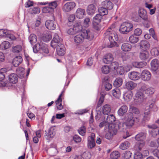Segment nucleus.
<instances>
[{"label":"nucleus","instance_id":"34","mask_svg":"<svg viewBox=\"0 0 159 159\" xmlns=\"http://www.w3.org/2000/svg\"><path fill=\"white\" fill-rule=\"evenodd\" d=\"M130 70V68H128L126 69L125 68V69H124V67L122 66H120L118 67V68L116 69V71L120 75H122L124 73L125 71L127 72Z\"/></svg>","mask_w":159,"mask_h":159},{"label":"nucleus","instance_id":"38","mask_svg":"<svg viewBox=\"0 0 159 159\" xmlns=\"http://www.w3.org/2000/svg\"><path fill=\"white\" fill-rule=\"evenodd\" d=\"M122 83L123 80L122 78H116L114 81L113 84L114 86L119 87L122 84Z\"/></svg>","mask_w":159,"mask_h":159},{"label":"nucleus","instance_id":"2","mask_svg":"<svg viewBox=\"0 0 159 159\" xmlns=\"http://www.w3.org/2000/svg\"><path fill=\"white\" fill-rule=\"evenodd\" d=\"M115 27V23L112 24L104 34L105 36L107 38H108L110 41V44L107 45V47L108 48H111L115 46H118L116 42L118 40V38L116 32Z\"/></svg>","mask_w":159,"mask_h":159},{"label":"nucleus","instance_id":"11","mask_svg":"<svg viewBox=\"0 0 159 159\" xmlns=\"http://www.w3.org/2000/svg\"><path fill=\"white\" fill-rule=\"evenodd\" d=\"M56 129L54 127H51L48 131H45L44 136L47 139L53 138L55 134Z\"/></svg>","mask_w":159,"mask_h":159},{"label":"nucleus","instance_id":"44","mask_svg":"<svg viewBox=\"0 0 159 159\" xmlns=\"http://www.w3.org/2000/svg\"><path fill=\"white\" fill-rule=\"evenodd\" d=\"M133 94L131 92L125 93L124 95V98L126 101H128L130 100L132 98Z\"/></svg>","mask_w":159,"mask_h":159},{"label":"nucleus","instance_id":"20","mask_svg":"<svg viewBox=\"0 0 159 159\" xmlns=\"http://www.w3.org/2000/svg\"><path fill=\"white\" fill-rule=\"evenodd\" d=\"M128 76L130 79L134 80H138L140 78L139 73L135 71H132L129 73Z\"/></svg>","mask_w":159,"mask_h":159},{"label":"nucleus","instance_id":"57","mask_svg":"<svg viewBox=\"0 0 159 159\" xmlns=\"http://www.w3.org/2000/svg\"><path fill=\"white\" fill-rule=\"evenodd\" d=\"M1 46L4 49H7L10 47V44L8 41H5L2 43Z\"/></svg>","mask_w":159,"mask_h":159},{"label":"nucleus","instance_id":"43","mask_svg":"<svg viewBox=\"0 0 159 159\" xmlns=\"http://www.w3.org/2000/svg\"><path fill=\"white\" fill-rule=\"evenodd\" d=\"M146 64V63L143 62H134L132 63V64L133 66L134 67L140 68L144 67Z\"/></svg>","mask_w":159,"mask_h":159},{"label":"nucleus","instance_id":"30","mask_svg":"<svg viewBox=\"0 0 159 159\" xmlns=\"http://www.w3.org/2000/svg\"><path fill=\"white\" fill-rule=\"evenodd\" d=\"M116 118L113 115H111L107 116L106 119V122L107 124H106V126L108 125H110L111 124H113V123L115 121Z\"/></svg>","mask_w":159,"mask_h":159},{"label":"nucleus","instance_id":"28","mask_svg":"<svg viewBox=\"0 0 159 159\" xmlns=\"http://www.w3.org/2000/svg\"><path fill=\"white\" fill-rule=\"evenodd\" d=\"M96 10V7L93 4H91L88 7L87 10L88 14L90 15H92L94 14Z\"/></svg>","mask_w":159,"mask_h":159},{"label":"nucleus","instance_id":"3","mask_svg":"<svg viewBox=\"0 0 159 159\" xmlns=\"http://www.w3.org/2000/svg\"><path fill=\"white\" fill-rule=\"evenodd\" d=\"M93 38L94 35L92 31L88 29H84L80 34L74 37V41L75 44L78 45L82 43L84 39L91 40Z\"/></svg>","mask_w":159,"mask_h":159},{"label":"nucleus","instance_id":"23","mask_svg":"<svg viewBox=\"0 0 159 159\" xmlns=\"http://www.w3.org/2000/svg\"><path fill=\"white\" fill-rule=\"evenodd\" d=\"M114 59L113 57L111 54L109 53L106 55L103 59V61L106 64H110L112 62Z\"/></svg>","mask_w":159,"mask_h":159},{"label":"nucleus","instance_id":"47","mask_svg":"<svg viewBox=\"0 0 159 159\" xmlns=\"http://www.w3.org/2000/svg\"><path fill=\"white\" fill-rule=\"evenodd\" d=\"M149 56L148 52L147 51L141 52L140 54V57L142 60H145L148 58Z\"/></svg>","mask_w":159,"mask_h":159},{"label":"nucleus","instance_id":"55","mask_svg":"<svg viewBox=\"0 0 159 159\" xmlns=\"http://www.w3.org/2000/svg\"><path fill=\"white\" fill-rule=\"evenodd\" d=\"M79 134L84 136L85 135L86 132V128L84 126L80 127L78 130Z\"/></svg>","mask_w":159,"mask_h":159},{"label":"nucleus","instance_id":"14","mask_svg":"<svg viewBox=\"0 0 159 159\" xmlns=\"http://www.w3.org/2000/svg\"><path fill=\"white\" fill-rule=\"evenodd\" d=\"M45 25L48 29L51 30H54L56 26L54 21L51 20H47L45 22Z\"/></svg>","mask_w":159,"mask_h":159},{"label":"nucleus","instance_id":"8","mask_svg":"<svg viewBox=\"0 0 159 159\" xmlns=\"http://www.w3.org/2000/svg\"><path fill=\"white\" fill-rule=\"evenodd\" d=\"M149 108H152L154 111H157V106L155 105L153 103H151L149 105V107H146V112L144 113V120H148L150 118V116L149 115L150 110H149Z\"/></svg>","mask_w":159,"mask_h":159},{"label":"nucleus","instance_id":"41","mask_svg":"<svg viewBox=\"0 0 159 159\" xmlns=\"http://www.w3.org/2000/svg\"><path fill=\"white\" fill-rule=\"evenodd\" d=\"M29 40L30 43L33 44L35 43L37 41V38L36 35L34 34H30L29 37Z\"/></svg>","mask_w":159,"mask_h":159},{"label":"nucleus","instance_id":"9","mask_svg":"<svg viewBox=\"0 0 159 159\" xmlns=\"http://www.w3.org/2000/svg\"><path fill=\"white\" fill-rule=\"evenodd\" d=\"M76 6V4L73 2H70L66 3L63 6L62 9L63 11L67 12L70 11L73 9Z\"/></svg>","mask_w":159,"mask_h":159},{"label":"nucleus","instance_id":"22","mask_svg":"<svg viewBox=\"0 0 159 159\" xmlns=\"http://www.w3.org/2000/svg\"><path fill=\"white\" fill-rule=\"evenodd\" d=\"M158 60L157 59L153 60L151 62V70L153 71H156L158 68Z\"/></svg>","mask_w":159,"mask_h":159},{"label":"nucleus","instance_id":"58","mask_svg":"<svg viewBox=\"0 0 159 159\" xmlns=\"http://www.w3.org/2000/svg\"><path fill=\"white\" fill-rule=\"evenodd\" d=\"M132 154V153L130 151H126L123 154V157L125 159H129Z\"/></svg>","mask_w":159,"mask_h":159},{"label":"nucleus","instance_id":"45","mask_svg":"<svg viewBox=\"0 0 159 159\" xmlns=\"http://www.w3.org/2000/svg\"><path fill=\"white\" fill-rule=\"evenodd\" d=\"M98 11L100 15L102 16L108 13V11L106 7H101L98 9Z\"/></svg>","mask_w":159,"mask_h":159},{"label":"nucleus","instance_id":"12","mask_svg":"<svg viewBox=\"0 0 159 159\" xmlns=\"http://www.w3.org/2000/svg\"><path fill=\"white\" fill-rule=\"evenodd\" d=\"M151 75L150 72L147 70H143L141 74V78L144 81H148L150 80Z\"/></svg>","mask_w":159,"mask_h":159},{"label":"nucleus","instance_id":"33","mask_svg":"<svg viewBox=\"0 0 159 159\" xmlns=\"http://www.w3.org/2000/svg\"><path fill=\"white\" fill-rule=\"evenodd\" d=\"M146 134L143 133H140L137 134L135 137V139L138 141H144L145 139Z\"/></svg>","mask_w":159,"mask_h":159},{"label":"nucleus","instance_id":"29","mask_svg":"<svg viewBox=\"0 0 159 159\" xmlns=\"http://www.w3.org/2000/svg\"><path fill=\"white\" fill-rule=\"evenodd\" d=\"M52 38V35L50 32L47 31L44 32L43 34V39L45 42L49 41Z\"/></svg>","mask_w":159,"mask_h":159},{"label":"nucleus","instance_id":"42","mask_svg":"<svg viewBox=\"0 0 159 159\" xmlns=\"http://www.w3.org/2000/svg\"><path fill=\"white\" fill-rule=\"evenodd\" d=\"M130 143L128 141H125L120 144V148L122 150H125L130 146Z\"/></svg>","mask_w":159,"mask_h":159},{"label":"nucleus","instance_id":"32","mask_svg":"<svg viewBox=\"0 0 159 159\" xmlns=\"http://www.w3.org/2000/svg\"><path fill=\"white\" fill-rule=\"evenodd\" d=\"M121 48L123 51L128 52L131 50L132 46L129 43H125L122 44Z\"/></svg>","mask_w":159,"mask_h":159},{"label":"nucleus","instance_id":"60","mask_svg":"<svg viewBox=\"0 0 159 159\" xmlns=\"http://www.w3.org/2000/svg\"><path fill=\"white\" fill-rule=\"evenodd\" d=\"M143 155L139 152H137L134 155V159H142Z\"/></svg>","mask_w":159,"mask_h":159},{"label":"nucleus","instance_id":"13","mask_svg":"<svg viewBox=\"0 0 159 159\" xmlns=\"http://www.w3.org/2000/svg\"><path fill=\"white\" fill-rule=\"evenodd\" d=\"M139 17L143 20L147 21L148 19V16L146 11L143 8H140L139 10Z\"/></svg>","mask_w":159,"mask_h":159},{"label":"nucleus","instance_id":"35","mask_svg":"<svg viewBox=\"0 0 159 159\" xmlns=\"http://www.w3.org/2000/svg\"><path fill=\"white\" fill-rule=\"evenodd\" d=\"M136 36L134 34L130 35L129 38V42L132 43H137L139 40V38Z\"/></svg>","mask_w":159,"mask_h":159},{"label":"nucleus","instance_id":"31","mask_svg":"<svg viewBox=\"0 0 159 159\" xmlns=\"http://www.w3.org/2000/svg\"><path fill=\"white\" fill-rule=\"evenodd\" d=\"M145 144L144 141H140L137 142L135 146V148L137 151H140Z\"/></svg>","mask_w":159,"mask_h":159},{"label":"nucleus","instance_id":"59","mask_svg":"<svg viewBox=\"0 0 159 159\" xmlns=\"http://www.w3.org/2000/svg\"><path fill=\"white\" fill-rule=\"evenodd\" d=\"M154 89L152 88H148L145 90V93L148 95L152 94L154 93Z\"/></svg>","mask_w":159,"mask_h":159},{"label":"nucleus","instance_id":"36","mask_svg":"<svg viewBox=\"0 0 159 159\" xmlns=\"http://www.w3.org/2000/svg\"><path fill=\"white\" fill-rule=\"evenodd\" d=\"M102 5L109 10L111 9L113 7L112 3L109 1H105L102 2Z\"/></svg>","mask_w":159,"mask_h":159},{"label":"nucleus","instance_id":"46","mask_svg":"<svg viewBox=\"0 0 159 159\" xmlns=\"http://www.w3.org/2000/svg\"><path fill=\"white\" fill-rule=\"evenodd\" d=\"M110 156L112 159H117L120 157V154L118 151H115L111 153Z\"/></svg>","mask_w":159,"mask_h":159},{"label":"nucleus","instance_id":"63","mask_svg":"<svg viewBox=\"0 0 159 159\" xmlns=\"http://www.w3.org/2000/svg\"><path fill=\"white\" fill-rule=\"evenodd\" d=\"M57 4L56 1L52 2L49 4V6L52 10H53L55 8L57 7Z\"/></svg>","mask_w":159,"mask_h":159},{"label":"nucleus","instance_id":"21","mask_svg":"<svg viewBox=\"0 0 159 159\" xmlns=\"http://www.w3.org/2000/svg\"><path fill=\"white\" fill-rule=\"evenodd\" d=\"M64 91H63L61 92V94L59 95L57 99L55 101V102L57 105V107L58 110H61L63 108V107L61 104L62 99L61 97L62 96Z\"/></svg>","mask_w":159,"mask_h":159},{"label":"nucleus","instance_id":"64","mask_svg":"<svg viewBox=\"0 0 159 159\" xmlns=\"http://www.w3.org/2000/svg\"><path fill=\"white\" fill-rule=\"evenodd\" d=\"M73 139L76 143L80 142L81 140V138L80 137L77 135H74L73 138Z\"/></svg>","mask_w":159,"mask_h":159},{"label":"nucleus","instance_id":"40","mask_svg":"<svg viewBox=\"0 0 159 159\" xmlns=\"http://www.w3.org/2000/svg\"><path fill=\"white\" fill-rule=\"evenodd\" d=\"M112 93L113 96L119 98L120 96L121 93L119 89L116 88L112 90Z\"/></svg>","mask_w":159,"mask_h":159},{"label":"nucleus","instance_id":"51","mask_svg":"<svg viewBox=\"0 0 159 159\" xmlns=\"http://www.w3.org/2000/svg\"><path fill=\"white\" fill-rule=\"evenodd\" d=\"M9 31L7 30L2 29L0 30V36L7 37V34H9Z\"/></svg>","mask_w":159,"mask_h":159},{"label":"nucleus","instance_id":"62","mask_svg":"<svg viewBox=\"0 0 159 159\" xmlns=\"http://www.w3.org/2000/svg\"><path fill=\"white\" fill-rule=\"evenodd\" d=\"M142 33V30L140 28L136 29L134 31V34L136 36H140Z\"/></svg>","mask_w":159,"mask_h":159},{"label":"nucleus","instance_id":"19","mask_svg":"<svg viewBox=\"0 0 159 159\" xmlns=\"http://www.w3.org/2000/svg\"><path fill=\"white\" fill-rule=\"evenodd\" d=\"M140 46L142 49L146 50L150 48V44L147 41L142 40L140 42Z\"/></svg>","mask_w":159,"mask_h":159},{"label":"nucleus","instance_id":"24","mask_svg":"<svg viewBox=\"0 0 159 159\" xmlns=\"http://www.w3.org/2000/svg\"><path fill=\"white\" fill-rule=\"evenodd\" d=\"M111 108L110 105L106 104L104 105L102 110V113L104 115H108L111 112Z\"/></svg>","mask_w":159,"mask_h":159},{"label":"nucleus","instance_id":"15","mask_svg":"<svg viewBox=\"0 0 159 159\" xmlns=\"http://www.w3.org/2000/svg\"><path fill=\"white\" fill-rule=\"evenodd\" d=\"M137 86L136 83L131 81L125 82V87L128 90H131L134 89Z\"/></svg>","mask_w":159,"mask_h":159},{"label":"nucleus","instance_id":"5","mask_svg":"<svg viewBox=\"0 0 159 159\" xmlns=\"http://www.w3.org/2000/svg\"><path fill=\"white\" fill-rule=\"evenodd\" d=\"M33 51L35 53H37L39 52L42 53H48V50L47 46L41 42H38L33 47Z\"/></svg>","mask_w":159,"mask_h":159},{"label":"nucleus","instance_id":"26","mask_svg":"<svg viewBox=\"0 0 159 159\" xmlns=\"http://www.w3.org/2000/svg\"><path fill=\"white\" fill-rule=\"evenodd\" d=\"M9 80L10 82L16 84L18 80V77L17 75L14 73L10 74L9 75Z\"/></svg>","mask_w":159,"mask_h":159},{"label":"nucleus","instance_id":"49","mask_svg":"<svg viewBox=\"0 0 159 159\" xmlns=\"http://www.w3.org/2000/svg\"><path fill=\"white\" fill-rule=\"evenodd\" d=\"M106 90L108 91L111 89L112 88L111 84L109 83L108 80H107L105 82H104Z\"/></svg>","mask_w":159,"mask_h":159},{"label":"nucleus","instance_id":"18","mask_svg":"<svg viewBox=\"0 0 159 159\" xmlns=\"http://www.w3.org/2000/svg\"><path fill=\"white\" fill-rule=\"evenodd\" d=\"M57 52L58 55L59 56L63 55L65 53V48L63 44L56 47Z\"/></svg>","mask_w":159,"mask_h":159},{"label":"nucleus","instance_id":"37","mask_svg":"<svg viewBox=\"0 0 159 159\" xmlns=\"http://www.w3.org/2000/svg\"><path fill=\"white\" fill-rule=\"evenodd\" d=\"M102 17L100 14H97L93 18V23H99L101 21Z\"/></svg>","mask_w":159,"mask_h":159},{"label":"nucleus","instance_id":"52","mask_svg":"<svg viewBox=\"0 0 159 159\" xmlns=\"http://www.w3.org/2000/svg\"><path fill=\"white\" fill-rule=\"evenodd\" d=\"M21 50V47L20 45H17L14 47L12 49V51L14 52H19Z\"/></svg>","mask_w":159,"mask_h":159},{"label":"nucleus","instance_id":"25","mask_svg":"<svg viewBox=\"0 0 159 159\" xmlns=\"http://www.w3.org/2000/svg\"><path fill=\"white\" fill-rule=\"evenodd\" d=\"M128 107L125 105L121 106L118 111V114L120 116H123L127 112Z\"/></svg>","mask_w":159,"mask_h":159},{"label":"nucleus","instance_id":"27","mask_svg":"<svg viewBox=\"0 0 159 159\" xmlns=\"http://www.w3.org/2000/svg\"><path fill=\"white\" fill-rule=\"evenodd\" d=\"M22 61V59L20 56H17L15 57L13 61V65L15 67L18 66Z\"/></svg>","mask_w":159,"mask_h":159},{"label":"nucleus","instance_id":"53","mask_svg":"<svg viewBox=\"0 0 159 159\" xmlns=\"http://www.w3.org/2000/svg\"><path fill=\"white\" fill-rule=\"evenodd\" d=\"M6 72V70L5 68H2V69L1 70V71L0 72V80L2 81L3 80L5 77V75L4 74V73H5Z\"/></svg>","mask_w":159,"mask_h":159},{"label":"nucleus","instance_id":"61","mask_svg":"<svg viewBox=\"0 0 159 159\" xmlns=\"http://www.w3.org/2000/svg\"><path fill=\"white\" fill-rule=\"evenodd\" d=\"M82 157L84 159H89L91 157V155L89 152H85L82 154Z\"/></svg>","mask_w":159,"mask_h":159},{"label":"nucleus","instance_id":"4","mask_svg":"<svg viewBox=\"0 0 159 159\" xmlns=\"http://www.w3.org/2000/svg\"><path fill=\"white\" fill-rule=\"evenodd\" d=\"M107 126V129H105V131L107 132L105 135V138L107 139H110L112 136L116 134L118 127H116L114 124H111Z\"/></svg>","mask_w":159,"mask_h":159},{"label":"nucleus","instance_id":"39","mask_svg":"<svg viewBox=\"0 0 159 159\" xmlns=\"http://www.w3.org/2000/svg\"><path fill=\"white\" fill-rule=\"evenodd\" d=\"M16 73L20 77H23L25 73V69L22 67H19L16 70Z\"/></svg>","mask_w":159,"mask_h":159},{"label":"nucleus","instance_id":"50","mask_svg":"<svg viewBox=\"0 0 159 159\" xmlns=\"http://www.w3.org/2000/svg\"><path fill=\"white\" fill-rule=\"evenodd\" d=\"M95 145L94 140L93 139H88V146L89 148H92L94 147Z\"/></svg>","mask_w":159,"mask_h":159},{"label":"nucleus","instance_id":"10","mask_svg":"<svg viewBox=\"0 0 159 159\" xmlns=\"http://www.w3.org/2000/svg\"><path fill=\"white\" fill-rule=\"evenodd\" d=\"M144 99V95L143 93L141 91H138L135 95L134 102L136 104L142 103Z\"/></svg>","mask_w":159,"mask_h":159},{"label":"nucleus","instance_id":"1","mask_svg":"<svg viewBox=\"0 0 159 159\" xmlns=\"http://www.w3.org/2000/svg\"><path fill=\"white\" fill-rule=\"evenodd\" d=\"M130 112L126 114L125 116V122L123 124L128 128H130L133 126L135 123L139 120V118L134 116L133 114L138 115L139 114V110L137 108L130 106L129 108Z\"/></svg>","mask_w":159,"mask_h":159},{"label":"nucleus","instance_id":"16","mask_svg":"<svg viewBox=\"0 0 159 159\" xmlns=\"http://www.w3.org/2000/svg\"><path fill=\"white\" fill-rule=\"evenodd\" d=\"M85 13V11L84 9L80 8L76 10L75 16L79 19H82L84 17Z\"/></svg>","mask_w":159,"mask_h":159},{"label":"nucleus","instance_id":"56","mask_svg":"<svg viewBox=\"0 0 159 159\" xmlns=\"http://www.w3.org/2000/svg\"><path fill=\"white\" fill-rule=\"evenodd\" d=\"M90 24V20L89 18L87 17L85 19L83 22V25L85 27H88Z\"/></svg>","mask_w":159,"mask_h":159},{"label":"nucleus","instance_id":"6","mask_svg":"<svg viewBox=\"0 0 159 159\" xmlns=\"http://www.w3.org/2000/svg\"><path fill=\"white\" fill-rule=\"evenodd\" d=\"M133 25L130 22H125L120 26L119 31L121 33L126 34L133 30Z\"/></svg>","mask_w":159,"mask_h":159},{"label":"nucleus","instance_id":"17","mask_svg":"<svg viewBox=\"0 0 159 159\" xmlns=\"http://www.w3.org/2000/svg\"><path fill=\"white\" fill-rule=\"evenodd\" d=\"M73 28L76 33H78L81 32L82 31L83 26L81 25V22L80 21H78L75 22Z\"/></svg>","mask_w":159,"mask_h":159},{"label":"nucleus","instance_id":"48","mask_svg":"<svg viewBox=\"0 0 159 159\" xmlns=\"http://www.w3.org/2000/svg\"><path fill=\"white\" fill-rule=\"evenodd\" d=\"M152 56H157L159 54V48H152L151 51Z\"/></svg>","mask_w":159,"mask_h":159},{"label":"nucleus","instance_id":"7","mask_svg":"<svg viewBox=\"0 0 159 159\" xmlns=\"http://www.w3.org/2000/svg\"><path fill=\"white\" fill-rule=\"evenodd\" d=\"M62 39L60 38L57 34H55L54 35L53 39L51 42V46L54 48L58 45H61L62 44Z\"/></svg>","mask_w":159,"mask_h":159},{"label":"nucleus","instance_id":"54","mask_svg":"<svg viewBox=\"0 0 159 159\" xmlns=\"http://www.w3.org/2000/svg\"><path fill=\"white\" fill-rule=\"evenodd\" d=\"M102 72L105 74H107L110 71L109 67L107 66H104L102 68Z\"/></svg>","mask_w":159,"mask_h":159}]
</instances>
